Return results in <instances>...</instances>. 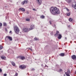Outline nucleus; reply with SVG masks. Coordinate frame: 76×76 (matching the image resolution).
<instances>
[{"instance_id": "obj_36", "label": "nucleus", "mask_w": 76, "mask_h": 76, "mask_svg": "<svg viewBox=\"0 0 76 76\" xmlns=\"http://www.w3.org/2000/svg\"><path fill=\"white\" fill-rule=\"evenodd\" d=\"M45 67H48V66L47 65H45Z\"/></svg>"}, {"instance_id": "obj_33", "label": "nucleus", "mask_w": 76, "mask_h": 76, "mask_svg": "<svg viewBox=\"0 0 76 76\" xmlns=\"http://www.w3.org/2000/svg\"><path fill=\"white\" fill-rule=\"evenodd\" d=\"M59 71L60 72H61V71H62V69H60L59 70Z\"/></svg>"}, {"instance_id": "obj_42", "label": "nucleus", "mask_w": 76, "mask_h": 76, "mask_svg": "<svg viewBox=\"0 0 76 76\" xmlns=\"http://www.w3.org/2000/svg\"><path fill=\"white\" fill-rule=\"evenodd\" d=\"M75 74H76V71H75Z\"/></svg>"}, {"instance_id": "obj_22", "label": "nucleus", "mask_w": 76, "mask_h": 76, "mask_svg": "<svg viewBox=\"0 0 76 76\" xmlns=\"http://www.w3.org/2000/svg\"><path fill=\"white\" fill-rule=\"evenodd\" d=\"M73 20V19L72 18H70L69 19V20L70 22H72V20Z\"/></svg>"}, {"instance_id": "obj_25", "label": "nucleus", "mask_w": 76, "mask_h": 76, "mask_svg": "<svg viewBox=\"0 0 76 76\" xmlns=\"http://www.w3.org/2000/svg\"><path fill=\"white\" fill-rule=\"evenodd\" d=\"M3 48V46L1 45H0V50H1Z\"/></svg>"}, {"instance_id": "obj_7", "label": "nucleus", "mask_w": 76, "mask_h": 76, "mask_svg": "<svg viewBox=\"0 0 76 76\" xmlns=\"http://www.w3.org/2000/svg\"><path fill=\"white\" fill-rule=\"evenodd\" d=\"M36 1L38 4L41 5L42 3V1L41 0H36Z\"/></svg>"}, {"instance_id": "obj_13", "label": "nucleus", "mask_w": 76, "mask_h": 76, "mask_svg": "<svg viewBox=\"0 0 76 76\" xmlns=\"http://www.w3.org/2000/svg\"><path fill=\"white\" fill-rule=\"evenodd\" d=\"M71 57L73 60H76V56L75 55H73Z\"/></svg>"}, {"instance_id": "obj_8", "label": "nucleus", "mask_w": 76, "mask_h": 76, "mask_svg": "<svg viewBox=\"0 0 76 76\" xmlns=\"http://www.w3.org/2000/svg\"><path fill=\"white\" fill-rule=\"evenodd\" d=\"M34 27L35 26H34V25H32L31 26L30 28H29V30H30V31H31V30H32V29H33Z\"/></svg>"}, {"instance_id": "obj_2", "label": "nucleus", "mask_w": 76, "mask_h": 76, "mask_svg": "<svg viewBox=\"0 0 76 76\" xmlns=\"http://www.w3.org/2000/svg\"><path fill=\"white\" fill-rule=\"evenodd\" d=\"M14 31L15 33L17 34H18V33L19 32V28H18V27L16 26H14Z\"/></svg>"}, {"instance_id": "obj_1", "label": "nucleus", "mask_w": 76, "mask_h": 76, "mask_svg": "<svg viewBox=\"0 0 76 76\" xmlns=\"http://www.w3.org/2000/svg\"><path fill=\"white\" fill-rule=\"evenodd\" d=\"M50 12L53 15H56L60 13V10L58 8L56 7H52L50 8Z\"/></svg>"}, {"instance_id": "obj_32", "label": "nucleus", "mask_w": 76, "mask_h": 76, "mask_svg": "<svg viewBox=\"0 0 76 76\" xmlns=\"http://www.w3.org/2000/svg\"><path fill=\"white\" fill-rule=\"evenodd\" d=\"M49 22H50V25H51V24H52V23H51V21H49Z\"/></svg>"}, {"instance_id": "obj_31", "label": "nucleus", "mask_w": 76, "mask_h": 76, "mask_svg": "<svg viewBox=\"0 0 76 76\" xmlns=\"http://www.w3.org/2000/svg\"><path fill=\"white\" fill-rule=\"evenodd\" d=\"M0 72H2V69H0Z\"/></svg>"}, {"instance_id": "obj_5", "label": "nucleus", "mask_w": 76, "mask_h": 76, "mask_svg": "<svg viewBox=\"0 0 76 76\" xmlns=\"http://www.w3.org/2000/svg\"><path fill=\"white\" fill-rule=\"evenodd\" d=\"M23 30L25 32H28L30 31L29 28H24L23 29Z\"/></svg>"}, {"instance_id": "obj_37", "label": "nucleus", "mask_w": 76, "mask_h": 76, "mask_svg": "<svg viewBox=\"0 0 76 76\" xmlns=\"http://www.w3.org/2000/svg\"><path fill=\"white\" fill-rule=\"evenodd\" d=\"M53 26L55 27V26H56V25L55 24H54L53 25Z\"/></svg>"}, {"instance_id": "obj_35", "label": "nucleus", "mask_w": 76, "mask_h": 76, "mask_svg": "<svg viewBox=\"0 0 76 76\" xmlns=\"http://www.w3.org/2000/svg\"><path fill=\"white\" fill-rule=\"evenodd\" d=\"M34 70H35V69H32V71H34Z\"/></svg>"}, {"instance_id": "obj_21", "label": "nucleus", "mask_w": 76, "mask_h": 76, "mask_svg": "<svg viewBox=\"0 0 76 76\" xmlns=\"http://www.w3.org/2000/svg\"><path fill=\"white\" fill-rule=\"evenodd\" d=\"M70 14H71L70 12H69L68 13H66V15L67 16H70Z\"/></svg>"}, {"instance_id": "obj_26", "label": "nucleus", "mask_w": 76, "mask_h": 76, "mask_svg": "<svg viewBox=\"0 0 76 76\" xmlns=\"http://www.w3.org/2000/svg\"><path fill=\"white\" fill-rule=\"evenodd\" d=\"M35 40H36V41H37V40H38V39L37 38V37H35L34 38Z\"/></svg>"}, {"instance_id": "obj_28", "label": "nucleus", "mask_w": 76, "mask_h": 76, "mask_svg": "<svg viewBox=\"0 0 76 76\" xmlns=\"http://www.w3.org/2000/svg\"><path fill=\"white\" fill-rule=\"evenodd\" d=\"M18 73H15V76H18Z\"/></svg>"}, {"instance_id": "obj_14", "label": "nucleus", "mask_w": 76, "mask_h": 76, "mask_svg": "<svg viewBox=\"0 0 76 76\" xmlns=\"http://www.w3.org/2000/svg\"><path fill=\"white\" fill-rule=\"evenodd\" d=\"M6 37L7 38H8L10 41H12V37L10 36H7Z\"/></svg>"}, {"instance_id": "obj_19", "label": "nucleus", "mask_w": 76, "mask_h": 76, "mask_svg": "<svg viewBox=\"0 0 76 76\" xmlns=\"http://www.w3.org/2000/svg\"><path fill=\"white\" fill-rule=\"evenodd\" d=\"M60 56H62V57H63V56H64V53H61L59 55Z\"/></svg>"}, {"instance_id": "obj_6", "label": "nucleus", "mask_w": 76, "mask_h": 76, "mask_svg": "<svg viewBox=\"0 0 76 76\" xmlns=\"http://www.w3.org/2000/svg\"><path fill=\"white\" fill-rule=\"evenodd\" d=\"M65 74L66 75V76H70V75L71 74V72H70L69 70H68L67 71V72H66L65 73Z\"/></svg>"}, {"instance_id": "obj_41", "label": "nucleus", "mask_w": 76, "mask_h": 76, "mask_svg": "<svg viewBox=\"0 0 76 76\" xmlns=\"http://www.w3.org/2000/svg\"><path fill=\"white\" fill-rule=\"evenodd\" d=\"M12 32V31H10V33H11Z\"/></svg>"}, {"instance_id": "obj_9", "label": "nucleus", "mask_w": 76, "mask_h": 76, "mask_svg": "<svg viewBox=\"0 0 76 76\" xmlns=\"http://www.w3.org/2000/svg\"><path fill=\"white\" fill-rule=\"evenodd\" d=\"M28 1L24 0V1L21 3V4L23 5L24 4H27V3H28Z\"/></svg>"}, {"instance_id": "obj_16", "label": "nucleus", "mask_w": 76, "mask_h": 76, "mask_svg": "<svg viewBox=\"0 0 76 76\" xmlns=\"http://www.w3.org/2000/svg\"><path fill=\"white\" fill-rule=\"evenodd\" d=\"M72 7L74 8L75 9H76V4H73L72 5Z\"/></svg>"}, {"instance_id": "obj_27", "label": "nucleus", "mask_w": 76, "mask_h": 76, "mask_svg": "<svg viewBox=\"0 0 76 76\" xmlns=\"http://www.w3.org/2000/svg\"><path fill=\"white\" fill-rule=\"evenodd\" d=\"M2 25H3L2 24V23H0V27H1Z\"/></svg>"}, {"instance_id": "obj_29", "label": "nucleus", "mask_w": 76, "mask_h": 76, "mask_svg": "<svg viewBox=\"0 0 76 76\" xmlns=\"http://www.w3.org/2000/svg\"><path fill=\"white\" fill-rule=\"evenodd\" d=\"M33 10H34V11H37V10L34 8L33 9Z\"/></svg>"}, {"instance_id": "obj_3", "label": "nucleus", "mask_w": 76, "mask_h": 76, "mask_svg": "<svg viewBox=\"0 0 76 76\" xmlns=\"http://www.w3.org/2000/svg\"><path fill=\"white\" fill-rule=\"evenodd\" d=\"M26 65L23 64L21 65L19 67L20 69H22V70H23V69H25L26 68Z\"/></svg>"}, {"instance_id": "obj_17", "label": "nucleus", "mask_w": 76, "mask_h": 76, "mask_svg": "<svg viewBox=\"0 0 76 76\" xmlns=\"http://www.w3.org/2000/svg\"><path fill=\"white\" fill-rule=\"evenodd\" d=\"M68 3H70L72 2V0H65Z\"/></svg>"}, {"instance_id": "obj_23", "label": "nucleus", "mask_w": 76, "mask_h": 76, "mask_svg": "<svg viewBox=\"0 0 76 76\" xmlns=\"http://www.w3.org/2000/svg\"><path fill=\"white\" fill-rule=\"evenodd\" d=\"M7 24L6 23H3V26H7Z\"/></svg>"}, {"instance_id": "obj_34", "label": "nucleus", "mask_w": 76, "mask_h": 76, "mask_svg": "<svg viewBox=\"0 0 76 76\" xmlns=\"http://www.w3.org/2000/svg\"><path fill=\"white\" fill-rule=\"evenodd\" d=\"M29 49L30 50H31V51H32V49L31 48H29Z\"/></svg>"}, {"instance_id": "obj_20", "label": "nucleus", "mask_w": 76, "mask_h": 76, "mask_svg": "<svg viewBox=\"0 0 76 76\" xmlns=\"http://www.w3.org/2000/svg\"><path fill=\"white\" fill-rule=\"evenodd\" d=\"M41 18H42V19H44V18H45V16H44L42 15L40 16Z\"/></svg>"}, {"instance_id": "obj_4", "label": "nucleus", "mask_w": 76, "mask_h": 76, "mask_svg": "<svg viewBox=\"0 0 76 76\" xmlns=\"http://www.w3.org/2000/svg\"><path fill=\"white\" fill-rule=\"evenodd\" d=\"M19 58L20 59L22 60H25V57L23 56H20L17 57V58Z\"/></svg>"}, {"instance_id": "obj_38", "label": "nucleus", "mask_w": 76, "mask_h": 76, "mask_svg": "<svg viewBox=\"0 0 76 76\" xmlns=\"http://www.w3.org/2000/svg\"><path fill=\"white\" fill-rule=\"evenodd\" d=\"M67 11H69V9H67Z\"/></svg>"}, {"instance_id": "obj_39", "label": "nucleus", "mask_w": 76, "mask_h": 76, "mask_svg": "<svg viewBox=\"0 0 76 76\" xmlns=\"http://www.w3.org/2000/svg\"><path fill=\"white\" fill-rule=\"evenodd\" d=\"M5 30L6 31H7V28H5Z\"/></svg>"}, {"instance_id": "obj_30", "label": "nucleus", "mask_w": 76, "mask_h": 76, "mask_svg": "<svg viewBox=\"0 0 76 76\" xmlns=\"http://www.w3.org/2000/svg\"><path fill=\"white\" fill-rule=\"evenodd\" d=\"M4 76H7V74H4Z\"/></svg>"}, {"instance_id": "obj_40", "label": "nucleus", "mask_w": 76, "mask_h": 76, "mask_svg": "<svg viewBox=\"0 0 76 76\" xmlns=\"http://www.w3.org/2000/svg\"><path fill=\"white\" fill-rule=\"evenodd\" d=\"M65 39H67V37H65Z\"/></svg>"}, {"instance_id": "obj_15", "label": "nucleus", "mask_w": 76, "mask_h": 76, "mask_svg": "<svg viewBox=\"0 0 76 76\" xmlns=\"http://www.w3.org/2000/svg\"><path fill=\"white\" fill-rule=\"evenodd\" d=\"M61 37H62V36L61 34H59V35H58V39H60L61 38Z\"/></svg>"}, {"instance_id": "obj_10", "label": "nucleus", "mask_w": 76, "mask_h": 76, "mask_svg": "<svg viewBox=\"0 0 76 76\" xmlns=\"http://www.w3.org/2000/svg\"><path fill=\"white\" fill-rule=\"evenodd\" d=\"M1 57L2 60H6V57L4 56H2Z\"/></svg>"}, {"instance_id": "obj_11", "label": "nucleus", "mask_w": 76, "mask_h": 76, "mask_svg": "<svg viewBox=\"0 0 76 76\" xmlns=\"http://www.w3.org/2000/svg\"><path fill=\"white\" fill-rule=\"evenodd\" d=\"M19 10H21L22 12H25V9L23 8H20L19 9Z\"/></svg>"}, {"instance_id": "obj_24", "label": "nucleus", "mask_w": 76, "mask_h": 76, "mask_svg": "<svg viewBox=\"0 0 76 76\" xmlns=\"http://www.w3.org/2000/svg\"><path fill=\"white\" fill-rule=\"evenodd\" d=\"M26 21H30V19L29 18H27L26 19Z\"/></svg>"}, {"instance_id": "obj_18", "label": "nucleus", "mask_w": 76, "mask_h": 76, "mask_svg": "<svg viewBox=\"0 0 76 76\" xmlns=\"http://www.w3.org/2000/svg\"><path fill=\"white\" fill-rule=\"evenodd\" d=\"M11 64L12 65V66H15L16 64H15V62H14L13 61H12Z\"/></svg>"}, {"instance_id": "obj_12", "label": "nucleus", "mask_w": 76, "mask_h": 76, "mask_svg": "<svg viewBox=\"0 0 76 76\" xmlns=\"http://www.w3.org/2000/svg\"><path fill=\"white\" fill-rule=\"evenodd\" d=\"M59 31H57L56 33L55 34V37H57L58 35H59Z\"/></svg>"}]
</instances>
